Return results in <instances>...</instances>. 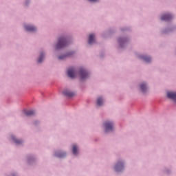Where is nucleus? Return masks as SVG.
<instances>
[{"mask_svg":"<svg viewBox=\"0 0 176 176\" xmlns=\"http://www.w3.org/2000/svg\"><path fill=\"white\" fill-rule=\"evenodd\" d=\"M25 28L26 31H30L31 32H34V31H36V28L32 25H25Z\"/></svg>","mask_w":176,"mask_h":176,"instance_id":"nucleus-10","label":"nucleus"},{"mask_svg":"<svg viewBox=\"0 0 176 176\" xmlns=\"http://www.w3.org/2000/svg\"><path fill=\"white\" fill-rule=\"evenodd\" d=\"M142 58L144 60V61H146V63H150L151 60V57L146 56H142Z\"/></svg>","mask_w":176,"mask_h":176,"instance_id":"nucleus-15","label":"nucleus"},{"mask_svg":"<svg viewBox=\"0 0 176 176\" xmlns=\"http://www.w3.org/2000/svg\"><path fill=\"white\" fill-rule=\"evenodd\" d=\"M67 75L69 78H74L76 76V71L74 67L69 68L67 71Z\"/></svg>","mask_w":176,"mask_h":176,"instance_id":"nucleus-4","label":"nucleus"},{"mask_svg":"<svg viewBox=\"0 0 176 176\" xmlns=\"http://www.w3.org/2000/svg\"><path fill=\"white\" fill-rule=\"evenodd\" d=\"M56 156H57V157H64V156H65V153H56Z\"/></svg>","mask_w":176,"mask_h":176,"instance_id":"nucleus-18","label":"nucleus"},{"mask_svg":"<svg viewBox=\"0 0 176 176\" xmlns=\"http://www.w3.org/2000/svg\"><path fill=\"white\" fill-rule=\"evenodd\" d=\"M72 152L74 155H77L78 153V146L76 144L73 145Z\"/></svg>","mask_w":176,"mask_h":176,"instance_id":"nucleus-16","label":"nucleus"},{"mask_svg":"<svg viewBox=\"0 0 176 176\" xmlns=\"http://www.w3.org/2000/svg\"><path fill=\"white\" fill-rule=\"evenodd\" d=\"M167 97L168 98H170L171 100H173V101H175L176 100V93L175 92H168L167 93Z\"/></svg>","mask_w":176,"mask_h":176,"instance_id":"nucleus-5","label":"nucleus"},{"mask_svg":"<svg viewBox=\"0 0 176 176\" xmlns=\"http://www.w3.org/2000/svg\"><path fill=\"white\" fill-rule=\"evenodd\" d=\"M12 140L15 142V144H17L18 145L21 144L23 141L16 140L14 136H12Z\"/></svg>","mask_w":176,"mask_h":176,"instance_id":"nucleus-14","label":"nucleus"},{"mask_svg":"<svg viewBox=\"0 0 176 176\" xmlns=\"http://www.w3.org/2000/svg\"><path fill=\"white\" fill-rule=\"evenodd\" d=\"M119 42H122V40L120 39V40H119Z\"/></svg>","mask_w":176,"mask_h":176,"instance_id":"nucleus-21","label":"nucleus"},{"mask_svg":"<svg viewBox=\"0 0 176 176\" xmlns=\"http://www.w3.org/2000/svg\"><path fill=\"white\" fill-rule=\"evenodd\" d=\"M88 43L89 45H91L92 43H94V34H90L89 35Z\"/></svg>","mask_w":176,"mask_h":176,"instance_id":"nucleus-11","label":"nucleus"},{"mask_svg":"<svg viewBox=\"0 0 176 176\" xmlns=\"http://www.w3.org/2000/svg\"><path fill=\"white\" fill-rule=\"evenodd\" d=\"M63 93L66 97H74L75 96V94L69 90H65Z\"/></svg>","mask_w":176,"mask_h":176,"instance_id":"nucleus-6","label":"nucleus"},{"mask_svg":"<svg viewBox=\"0 0 176 176\" xmlns=\"http://www.w3.org/2000/svg\"><path fill=\"white\" fill-rule=\"evenodd\" d=\"M146 84H141L140 85V89L142 90V91L143 93H145V91H146Z\"/></svg>","mask_w":176,"mask_h":176,"instance_id":"nucleus-12","label":"nucleus"},{"mask_svg":"<svg viewBox=\"0 0 176 176\" xmlns=\"http://www.w3.org/2000/svg\"><path fill=\"white\" fill-rule=\"evenodd\" d=\"M104 102V100H102V98H98L97 99V105L98 107H101V105H102V103Z\"/></svg>","mask_w":176,"mask_h":176,"instance_id":"nucleus-13","label":"nucleus"},{"mask_svg":"<svg viewBox=\"0 0 176 176\" xmlns=\"http://www.w3.org/2000/svg\"><path fill=\"white\" fill-rule=\"evenodd\" d=\"M172 19L173 16H171V14H166L162 16L161 20L168 21V20H171Z\"/></svg>","mask_w":176,"mask_h":176,"instance_id":"nucleus-9","label":"nucleus"},{"mask_svg":"<svg viewBox=\"0 0 176 176\" xmlns=\"http://www.w3.org/2000/svg\"><path fill=\"white\" fill-rule=\"evenodd\" d=\"M67 45H68V41H67V38L61 37L59 38L58 42L56 45V49H61L63 47H65Z\"/></svg>","mask_w":176,"mask_h":176,"instance_id":"nucleus-1","label":"nucleus"},{"mask_svg":"<svg viewBox=\"0 0 176 176\" xmlns=\"http://www.w3.org/2000/svg\"><path fill=\"white\" fill-rule=\"evenodd\" d=\"M43 57H44L43 54H41L38 60V63H42L43 61Z\"/></svg>","mask_w":176,"mask_h":176,"instance_id":"nucleus-17","label":"nucleus"},{"mask_svg":"<svg viewBox=\"0 0 176 176\" xmlns=\"http://www.w3.org/2000/svg\"><path fill=\"white\" fill-rule=\"evenodd\" d=\"M90 2H97L98 0H89Z\"/></svg>","mask_w":176,"mask_h":176,"instance_id":"nucleus-20","label":"nucleus"},{"mask_svg":"<svg viewBox=\"0 0 176 176\" xmlns=\"http://www.w3.org/2000/svg\"><path fill=\"white\" fill-rule=\"evenodd\" d=\"M68 55H62L58 57L59 60H64Z\"/></svg>","mask_w":176,"mask_h":176,"instance_id":"nucleus-19","label":"nucleus"},{"mask_svg":"<svg viewBox=\"0 0 176 176\" xmlns=\"http://www.w3.org/2000/svg\"><path fill=\"white\" fill-rule=\"evenodd\" d=\"M80 76L81 80H85L87 76H89V73L85 69H80Z\"/></svg>","mask_w":176,"mask_h":176,"instance_id":"nucleus-3","label":"nucleus"},{"mask_svg":"<svg viewBox=\"0 0 176 176\" xmlns=\"http://www.w3.org/2000/svg\"><path fill=\"white\" fill-rule=\"evenodd\" d=\"M115 170L117 172L122 171L123 170V163L118 162L115 167Z\"/></svg>","mask_w":176,"mask_h":176,"instance_id":"nucleus-7","label":"nucleus"},{"mask_svg":"<svg viewBox=\"0 0 176 176\" xmlns=\"http://www.w3.org/2000/svg\"><path fill=\"white\" fill-rule=\"evenodd\" d=\"M105 132L109 133V131H112L113 130V124L110 122H106L104 123Z\"/></svg>","mask_w":176,"mask_h":176,"instance_id":"nucleus-2","label":"nucleus"},{"mask_svg":"<svg viewBox=\"0 0 176 176\" xmlns=\"http://www.w3.org/2000/svg\"><path fill=\"white\" fill-rule=\"evenodd\" d=\"M23 113L25 116H32V115H35V111L34 110H25Z\"/></svg>","mask_w":176,"mask_h":176,"instance_id":"nucleus-8","label":"nucleus"}]
</instances>
